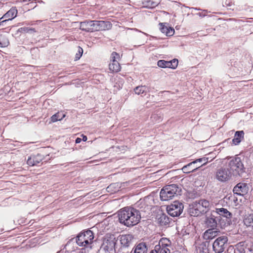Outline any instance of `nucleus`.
Wrapping results in <instances>:
<instances>
[{
  "instance_id": "nucleus-1",
  "label": "nucleus",
  "mask_w": 253,
  "mask_h": 253,
  "mask_svg": "<svg viewBox=\"0 0 253 253\" xmlns=\"http://www.w3.org/2000/svg\"><path fill=\"white\" fill-rule=\"evenodd\" d=\"M120 222L127 227L137 224L141 218L140 211L132 207H125L118 211Z\"/></svg>"
},
{
  "instance_id": "nucleus-2",
  "label": "nucleus",
  "mask_w": 253,
  "mask_h": 253,
  "mask_svg": "<svg viewBox=\"0 0 253 253\" xmlns=\"http://www.w3.org/2000/svg\"><path fill=\"white\" fill-rule=\"evenodd\" d=\"M180 189L176 184L167 185L162 188L160 193L161 200L168 201L180 195Z\"/></svg>"
},
{
  "instance_id": "nucleus-3",
  "label": "nucleus",
  "mask_w": 253,
  "mask_h": 253,
  "mask_svg": "<svg viewBox=\"0 0 253 253\" xmlns=\"http://www.w3.org/2000/svg\"><path fill=\"white\" fill-rule=\"evenodd\" d=\"M94 239V235L91 230H87L81 232L77 237L76 243L81 247L91 248Z\"/></svg>"
},
{
  "instance_id": "nucleus-4",
  "label": "nucleus",
  "mask_w": 253,
  "mask_h": 253,
  "mask_svg": "<svg viewBox=\"0 0 253 253\" xmlns=\"http://www.w3.org/2000/svg\"><path fill=\"white\" fill-rule=\"evenodd\" d=\"M228 167L230 170L235 174L240 175L244 171V165L239 157H236L230 160Z\"/></svg>"
},
{
  "instance_id": "nucleus-5",
  "label": "nucleus",
  "mask_w": 253,
  "mask_h": 253,
  "mask_svg": "<svg viewBox=\"0 0 253 253\" xmlns=\"http://www.w3.org/2000/svg\"><path fill=\"white\" fill-rule=\"evenodd\" d=\"M117 242V240L114 235L107 236L104 240L102 248L109 253H115Z\"/></svg>"
},
{
  "instance_id": "nucleus-6",
  "label": "nucleus",
  "mask_w": 253,
  "mask_h": 253,
  "mask_svg": "<svg viewBox=\"0 0 253 253\" xmlns=\"http://www.w3.org/2000/svg\"><path fill=\"white\" fill-rule=\"evenodd\" d=\"M183 208L184 206L182 203L178 201H174L172 204L167 207V211L169 214L175 217L181 214Z\"/></svg>"
},
{
  "instance_id": "nucleus-7",
  "label": "nucleus",
  "mask_w": 253,
  "mask_h": 253,
  "mask_svg": "<svg viewBox=\"0 0 253 253\" xmlns=\"http://www.w3.org/2000/svg\"><path fill=\"white\" fill-rule=\"evenodd\" d=\"M228 239L226 236L218 237L213 242L212 248L215 253H222L225 249V244Z\"/></svg>"
},
{
  "instance_id": "nucleus-8",
  "label": "nucleus",
  "mask_w": 253,
  "mask_h": 253,
  "mask_svg": "<svg viewBox=\"0 0 253 253\" xmlns=\"http://www.w3.org/2000/svg\"><path fill=\"white\" fill-rule=\"evenodd\" d=\"M232 174V172L228 169L220 168L217 170L215 173V178L221 182H225L228 180Z\"/></svg>"
},
{
  "instance_id": "nucleus-9",
  "label": "nucleus",
  "mask_w": 253,
  "mask_h": 253,
  "mask_svg": "<svg viewBox=\"0 0 253 253\" xmlns=\"http://www.w3.org/2000/svg\"><path fill=\"white\" fill-rule=\"evenodd\" d=\"M111 25L108 21H92V32L108 30L111 28Z\"/></svg>"
},
{
  "instance_id": "nucleus-10",
  "label": "nucleus",
  "mask_w": 253,
  "mask_h": 253,
  "mask_svg": "<svg viewBox=\"0 0 253 253\" xmlns=\"http://www.w3.org/2000/svg\"><path fill=\"white\" fill-rule=\"evenodd\" d=\"M249 188L246 183H239L233 188V191L234 194L239 195H244L248 192Z\"/></svg>"
},
{
  "instance_id": "nucleus-11",
  "label": "nucleus",
  "mask_w": 253,
  "mask_h": 253,
  "mask_svg": "<svg viewBox=\"0 0 253 253\" xmlns=\"http://www.w3.org/2000/svg\"><path fill=\"white\" fill-rule=\"evenodd\" d=\"M220 234V231L216 228H211L206 230L203 235V237L205 240H211L219 236Z\"/></svg>"
},
{
  "instance_id": "nucleus-12",
  "label": "nucleus",
  "mask_w": 253,
  "mask_h": 253,
  "mask_svg": "<svg viewBox=\"0 0 253 253\" xmlns=\"http://www.w3.org/2000/svg\"><path fill=\"white\" fill-rule=\"evenodd\" d=\"M133 237L130 234L122 235L119 236L121 244L124 247H128L131 244Z\"/></svg>"
},
{
  "instance_id": "nucleus-13",
  "label": "nucleus",
  "mask_w": 253,
  "mask_h": 253,
  "mask_svg": "<svg viewBox=\"0 0 253 253\" xmlns=\"http://www.w3.org/2000/svg\"><path fill=\"white\" fill-rule=\"evenodd\" d=\"M194 204L202 212H206L210 206V202L205 199L200 200L199 201H195Z\"/></svg>"
},
{
  "instance_id": "nucleus-14",
  "label": "nucleus",
  "mask_w": 253,
  "mask_h": 253,
  "mask_svg": "<svg viewBox=\"0 0 253 253\" xmlns=\"http://www.w3.org/2000/svg\"><path fill=\"white\" fill-rule=\"evenodd\" d=\"M244 225L253 231V212L246 214L243 218Z\"/></svg>"
},
{
  "instance_id": "nucleus-15",
  "label": "nucleus",
  "mask_w": 253,
  "mask_h": 253,
  "mask_svg": "<svg viewBox=\"0 0 253 253\" xmlns=\"http://www.w3.org/2000/svg\"><path fill=\"white\" fill-rule=\"evenodd\" d=\"M171 246L170 241L166 238H162L159 242V244L155 246V248L157 250L161 249H169V247Z\"/></svg>"
},
{
  "instance_id": "nucleus-16",
  "label": "nucleus",
  "mask_w": 253,
  "mask_h": 253,
  "mask_svg": "<svg viewBox=\"0 0 253 253\" xmlns=\"http://www.w3.org/2000/svg\"><path fill=\"white\" fill-rule=\"evenodd\" d=\"M43 159V156L40 154L31 156L27 160V164L34 166L39 164Z\"/></svg>"
},
{
  "instance_id": "nucleus-17",
  "label": "nucleus",
  "mask_w": 253,
  "mask_h": 253,
  "mask_svg": "<svg viewBox=\"0 0 253 253\" xmlns=\"http://www.w3.org/2000/svg\"><path fill=\"white\" fill-rule=\"evenodd\" d=\"M17 13V9L14 8H11L4 15H3V18H4L6 21L11 20L16 16Z\"/></svg>"
},
{
  "instance_id": "nucleus-18",
  "label": "nucleus",
  "mask_w": 253,
  "mask_h": 253,
  "mask_svg": "<svg viewBox=\"0 0 253 253\" xmlns=\"http://www.w3.org/2000/svg\"><path fill=\"white\" fill-rule=\"evenodd\" d=\"M215 212L217 214L225 217L227 219H231L232 216V214L230 212H229L226 209L223 208H216Z\"/></svg>"
},
{
  "instance_id": "nucleus-19",
  "label": "nucleus",
  "mask_w": 253,
  "mask_h": 253,
  "mask_svg": "<svg viewBox=\"0 0 253 253\" xmlns=\"http://www.w3.org/2000/svg\"><path fill=\"white\" fill-rule=\"evenodd\" d=\"M195 163H194V161L189 163L188 165L184 166L182 169V170L184 173H190L191 172H192L196 169H197L198 168H200L201 166L198 167H195L194 166Z\"/></svg>"
},
{
  "instance_id": "nucleus-20",
  "label": "nucleus",
  "mask_w": 253,
  "mask_h": 253,
  "mask_svg": "<svg viewBox=\"0 0 253 253\" xmlns=\"http://www.w3.org/2000/svg\"><path fill=\"white\" fill-rule=\"evenodd\" d=\"M147 248L144 243H141L137 245L133 249V253H146Z\"/></svg>"
},
{
  "instance_id": "nucleus-21",
  "label": "nucleus",
  "mask_w": 253,
  "mask_h": 253,
  "mask_svg": "<svg viewBox=\"0 0 253 253\" xmlns=\"http://www.w3.org/2000/svg\"><path fill=\"white\" fill-rule=\"evenodd\" d=\"M75 251V248L74 246V243L71 241H69L60 252L61 253H72Z\"/></svg>"
},
{
  "instance_id": "nucleus-22",
  "label": "nucleus",
  "mask_w": 253,
  "mask_h": 253,
  "mask_svg": "<svg viewBox=\"0 0 253 253\" xmlns=\"http://www.w3.org/2000/svg\"><path fill=\"white\" fill-rule=\"evenodd\" d=\"M92 21H84L80 23V29L86 32H92Z\"/></svg>"
},
{
  "instance_id": "nucleus-23",
  "label": "nucleus",
  "mask_w": 253,
  "mask_h": 253,
  "mask_svg": "<svg viewBox=\"0 0 253 253\" xmlns=\"http://www.w3.org/2000/svg\"><path fill=\"white\" fill-rule=\"evenodd\" d=\"M243 131H237L235 132L234 138L232 139V142L235 145H238L244 137Z\"/></svg>"
},
{
  "instance_id": "nucleus-24",
  "label": "nucleus",
  "mask_w": 253,
  "mask_h": 253,
  "mask_svg": "<svg viewBox=\"0 0 253 253\" xmlns=\"http://www.w3.org/2000/svg\"><path fill=\"white\" fill-rule=\"evenodd\" d=\"M206 224L208 227L214 228L217 225V222L214 217L211 216L206 218Z\"/></svg>"
},
{
  "instance_id": "nucleus-25",
  "label": "nucleus",
  "mask_w": 253,
  "mask_h": 253,
  "mask_svg": "<svg viewBox=\"0 0 253 253\" xmlns=\"http://www.w3.org/2000/svg\"><path fill=\"white\" fill-rule=\"evenodd\" d=\"M109 70L113 72H118L121 70V66L118 61L112 62L109 64Z\"/></svg>"
},
{
  "instance_id": "nucleus-26",
  "label": "nucleus",
  "mask_w": 253,
  "mask_h": 253,
  "mask_svg": "<svg viewBox=\"0 0 253 253\" xmlns=\"http://www.w3.org/2000/svg\"><path fill=\"white\" fill-rule=\"evenodd\" d=\"M148 89V87L146 85H140L134 88V91L135 94L140 95L145 92Z\"/></svg>"
},
{
  "instance_id": "nucleus-27",
  "label": "nucleus",
  "mask_w": 253,
  "mask_h": 253,
  "mask_svg": "<svg viewBox=\"0 0 253 253\" xmlns=\"http://www.w3.org/2000/svg\"><path fill=\"white\" fill-rule=\"evenodd\" d=\"M65 117V115L61 113H57L54 115H53L51 117V122L54 123L55 122H57V121H60L63 119Z\"/></svg>"
},
{
  "instance_id": "nucleus-28",
  "label": "nucleus",
  "mask_w": 253,
  "mask_h": 253,
  "mask_svg": "<svg viewBox=\"0 0 253 253\" xmlns=\"http://www.w3.org/2000/svg\"><path fill=\"white\" fill-rule=\"evenodd\" d=\"M202 213L203 212L198 208H197L194 204L193 207L190 209V213L192 216H198Z\"/></svg>"
},
{
  "instance_id": "nucleus-29",
  "label": "nucleus",
  "mask_w": 253,
  "mask_h": 253,
  "mask_svg": "<svg viewBox=\"0 0 253 253\" xmlns=\"http://www.w3.org/2000/svg\"><path fill=\"white\" fill-rule=\"evenodd\" d=\"M202 213L203 212L198 208H197L194 204L193 207L190 209V213L192 216H198Z\"/></svg>"
},
{
  "instance_id": "nucleus-30",
  "label": "nucleus",
  "mask_w": 253,
  "mask_h": 253,
  "mask_svg": "<svg viewBox=\"0 0 253 253\" xmlns=\"http://www.w3.org/2000/svg\"><path fill=\"white\" fill-rule=\"evenodd\" d=\"M209 161V158L208 157H203L201 158L198 159L194 161V163L195 164H197V163H203V164H202L201 166L203 165H206Z\"/></svg>"
},
{
  "instance_id": "nucleus-31",
  "label": "nucleus",
  "mask_w": 253,
  "mask_h": 253,
  "mask_svg": "<svg viewBox=\"0 0 253 253\" xmlns=\"http://www.w3.org/2000/svg\"><path fill=\"white\" fill-rule=\"evenodd\" d=\"M120 57L118 53L116 52H113L111 54V62L118 61Z\"/></svg>"
},
{
  "instance_id": "nucleus-32",
  "label": "nucleus",
  "mask_w": 253,
  "mask_h": 253,
  "mask_svg": "<svg viewBox=\"0 0 253 253\" xmlns=\"http://www.w3.org/2000/svg\"><path fill=\"white\" fill-rule=\"evenodd\" d=\"M198 251L199 253H210L208 248L205 245L199 247Z\"/></svg>"
},
{
  "instance_id": "nucleus-33",
  "label": "nucleus",
  "mask_w": 253,
  "mask_h": 253,
  "mask_svg": "<svg viewBox=\"0 0 253 253\" xmlns=\"http://www.w3.org/2000/svg\"><path fill=\"white\" fill-rule=\"evenodd\" d=\"M83 53V49L81 47H78V52L76 54V60H79L82 56Z\"/></svg>"
},
{
  "instance_id": "nucleus-34",
  "label": "nucleus",
  "mask_w": 253,
  "mask_h": 253,
  "mask_svg": "<svg viewBox=\"0 0 253 253\" xmlns=\"http://www.w3.org/2000/svg\"><path fill=\"white\" fill-rule=\"evenodd\" d=\"M170 63H171L170 68L175 69L178 65V61L177 59H174L170 61Z\"/></svg>"
},
{
  "instance_id": "nucleus-35",
  "label": "nucleus",
  "mask_w": 253,
  "mask_h": 253,
  "mask_svg": "<svg viewBox=\"0 0 253 253\" xmlns=\"http://www.w3.org/2000/svg\"><path fill=\"white\" fill-rule=\"evenodd\" d=\"M160 29L161 31L163 33H165L166 34L167 32L168 31V27L164 25L163 23H160Z\"/></svg>"
},
{
  "instance_id": "nucleus-36",
  "label": "nucleus",
  "mask_w": 253,
  "mask_h": 253,
  "mask_svg": "<svg viewBox=\"0 0 253 253\" xmlns=\"http://www.w3.org/2000/svg\"><path fill=\"white\" fill-rule=\"evenodd\" d=\"M154 251H156L157 253H170V250L169 249H160V250H157L156 249H154Z\"/></svg>"
},
{
  "instance_id": "nucleus-37",
  "label": "nucleus",
  "mask_w": 253,
  "mask_h": 253,
  "mask_svg": "<svg viewBox=\"0 0 253 253\" xmlns=\"http://www.w3.org/2000/svg\"><path fill=\"white\" fill-rule=\"evenodd\" d=\"M166 61L161 60L158 61L157 65L161 68H166Z\"/></svg>"
},
{
  "instance_id": "nucleus-38",
  "label": "nucleus",
  "mask_w": 253,
  "mask_h": 253,
  "mask_svg": "<svg viewBox=\"0 0 253 253\" xmlns=\"http://www.w3.org/2000/svg\"><path fill=\"white\" fill-rule=\"evenodd\" d=\"M174 33V30L171 28H168V31L167 32L166 35L168 36H170L173 35Z\"/></svg>"
},
{
  "instance_id": "nucleus-39",
  "label": "nucleus",
  "mask_w": 253,
  "mask_h": 253,
  "mask_svg": "<svg viewBox=\"0 0 253 253\" xmlns=\"http://www.w3.org/2000/svg\"><path fill=\"white\" fill-rule=\"evenodd\" d=\"M21 30H23L24 32H27V33L30 32V31L35 32L34 29L29 28H27V27L21 28Z\"/></svg>"
},
{
  "instance_id": "nucleus-40",
  "label": "nucleus",
  "mask_w": 253,
  "mask_h": 253,
  "mask_svg": "<svg viewBox=\"0 0 253 253\" xmlns=\"http://www.w3.org/2000/svg\"><path fill=\"white\" fill-rule=\"evenodd\" d=\"M166 68H170L171 63H170V61H166Z\"/></svg>"
},
{
  "instance_id": "nucleus-41",
  "label": "nucleus",
  "mask_w": 253,
  "mask_h": 253,
  "mask_svg": "<svg viewBox=\"0 0 253 253\" xmlns=\"http://www.w3.org/2000/svg\"><path fill=\"white\" fill-rule=\"evenodd\" d=\"M6 21L4 18H3V16L0 18V26L2 25L3 23Z\"/></svg>"
},
{
  "instance_id": "nucleus-42",
  "label": "nucleus",
  "mask_w": 253,
  "mask_h": 253,
  "mask_svg": "<svg viewBox=\"0 0 253 253\" xmlns=\"http://www.w3.org/2000/svg\"><path fill=\"white\" fill-rule=\"evenodd\" d=\"M161 220L164 219L165 221V222H167V221L169 220V218L165 216V215H163L161 217Z\"/></svg>"
},
{
  "instance_id": "nucleus-43",
  "label": "nucleus",
  "mask_w": 253,
  "mask_h": 253,
  "mask_svg": "<svg viewBox=\"0 0 253 253\" xmlns=\"http://www.w3.org/2000/svg\"><path fill=\"white\" fill-rule=\"evenodd\" d=\"M81 140H82L81 138L78 137L76 139V143H79L81 142Z\"/></svg>"
},
{
  "instance_id": "nucleus-44",
  "label": "nucleus",
  "mask_w": 253,
  "mask_h": 253,
  "mask_svg": "<svg viewBox=\"0 0 253 253\" xmlns=\"http://www.w3.org/2000/svg\"><path fill=\"white\" fill-rule=\"evenodd\" d=\"M6 46V43H4V44H2L0 42V47H3V46Z\"/></svg>"
},
{
  "instance_id": "nucleus-45",
  "label": "nucleus",
  "mask_w": 253,
  "mask_h": 253,
  "mask_svg": "<svg viewBox=\"0 0 253 253\" xmlns=\"http://www.w3.org/2000/svg\"><path fill=\"white\" fill-rule=\"evenodd\" d=\"M83 140L84 141H86L87 140V137L86 136H83Z\"/></svg>"
},
{
  "instance_id": "nucleus-46",
  "label": "nucleus",
  "mask_w": 253,
  "mask_h": 253,
  "mask_svg": "<svg viewBox=\"0 0 253 253\" xmlns=\"http://www.w3.org/2000/svg\"><path fill=\"white\" fill-rule=\"evenodd\" d=\"M250 251L253 252V242L252 244V245L250 247Z\"/></svg>"
},
{
  "instance_id": "nucleus-47",
  "label": "nucleus",
  "mask_w": 253,
  "mask_h": 253,
  "mask_svg": "<svg viewBox=\"0 0 253 253\" xmlns=\"http://www.w3.org/2000/svg\"><path fill=\"white\" fill-rule=\"evenodd\" d=\"M113 186V184H111L109 186H108L107 187V189H111L112 187Z\"/></svg>"
},
{
  "instance_id": "nucleus-48",
  "label": "nucleus",
  "mask_w": 253,
  "mask_h": 253,
  "mask_svg": "<svg viewBox=\"0 0 253 253\" xmlns=\"http://www.w3.org/2000/svg\"><path fill=\"white\" fill-rule=\"evenodd\" d=\"M150 253H157L156 251H154V250H152Z\"/></svg>"
},
{
  "instance_id": "nucleus-49",
  "label": "nucleus",
  "mask_w": 253,
  "mask_h": 253,
  "mask_svg": "<svg viewBox=\"0 0 253 253\" xmlns=\"http://www.w3.org/2000/svg\"><path fill=\"white\" fill-rule=\"evenodd\" d=\"M156 4H152V6H155Z\"/></svg>"
}]
</instances>
